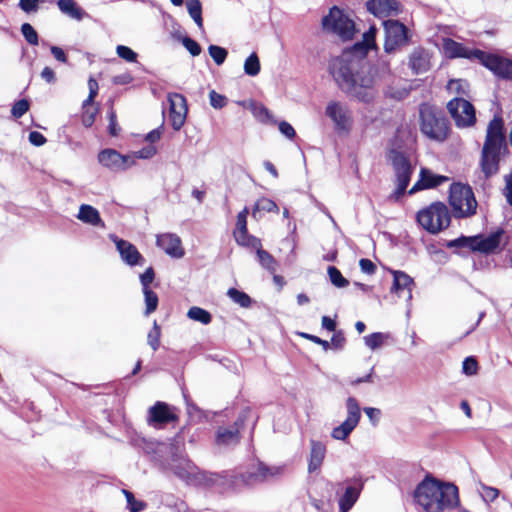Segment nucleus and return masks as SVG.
Here are the masks:
<instances>
[{
    "mask_svg": "<svg viewBox=\"0 0 512 512\" xmlns=\"http://www.w3.org/2000/svg\"><path fill=\"white\" fill-rule=\"evenodd\" d=\"M384 339V334L380 332H375L364 337L366 346H368L372 350L379 348L383 344Z\"/></svg>",
    "mask_w": 512,
    "mask_h": 512,
    "instance_id": "48",
    "label": "nucleus"
},
{
    "mask_svg": "<svg viewBox=\"0 0 512 512\" xmlns=\"http://www.w3.org/2000/svg\"><path fill=\"white\" fill-rule=\"evenodd\" d=\"M388 79H391V81L386 85V87L383 90V94L386 98L395 101H401L408 97L410 93V88H407L405 85H403L401 80L395 79L392 73L391 76L387 77L383 81H386Z\"/></svg>",
    "mask_w": 512,
    "mask_h": 512,
    "instance_id": "28",
    "label": "nucleus"
},
{
    "mask_svg": "<svg viewBox=\"0 0 512 512\" xmlns=\"http://www.w3.org/2000/svg\"><path fill=\"white\" fill-rule=\"evenodd\" d=\"M21 33H22L23 37L25 38V40L30 45H38V42H39L38 34L31 24H29V23L22 24Z\"/></svg>",
    "mask_w": 512,
    "mask_h": 512,
    "instance_id": "46",
    "label": "nucleus"
},
{
    "mask_svg": "<svg viewBox=\"0 0 512 512\" xmlns=\"http://www.w3.org/2000/svg\"><path fill=\"white\" fill-rule=\"evenodd\" d=\"M77 218L85 224H89L94 227L105 228V224L101 219L99 211L91 205H80Z\"/></svg>",
    "mask_w": 512,
    "mask_h": 512,
    "instance_id": "30",
    "label": "nucleus"
},
{
    "mask_svg": "<svg viewBox=\"0 0 512 512\" xmlns=\"http://www.w3.org/2000/svg\"><path fill=\"white\" fill-rule=\"evenodd\" d=\"M254 115L257 119L262 122L275 123L270 111L263 105H257L254 107Z\"/></svg>",
    "mask_w": 512,
    "mask_h": 512,
    "instance_id": "55",
    "label": "nucleus"
},
{
    "mask_svg": "<svg viewBox=\"0 0 512 512\" xmlns=\"http://www.w3.org/2000/svg\"><path fill=\"white\" fill-rule=\"evenodd\" d=\"M210 105L215 109H221L226 106L228 99L226 96L217 93L215 90L209 92Z\"/></svg>",
    "mask_w": 512,
    "mask_h": 512,
    "instance_id": "49",
    "label": "nucleus"
},
{
    "mask_svg": "<svg viewBox=\"0 0 512 512\" xmlns=\"http://www.w3.org/2000/svg\"><path fill=\"white\" fill-rule=\"evenodd\" d=\"M156 244L165 251L166 254L174 258L184 256V250L181 245V239L176 234L165 233L157 236Z\"/></svg>",
    "mask_w": 512,
    "mask_h": 512,
    "instance_id": "23",
    "label": "nucleus"
},
{
    "mask_svg": "<svg viewBox=\"0 0 512 512\" xmlns=\"http://www.w3.org/2000/svg\"><path fill=\"white\" fill-rule=\"evenodd\" d=\"M99 162L111 170H126L134 165L131 155H122L114 149H105L98 155Z\"/></svg>",
    "mask_w": 512,
    "mask_h": 512,
    "instance_id": "20",
    "label": "nucleus"
},
{
    "mask_svg": "<svg viewBox=\"0 0 512 512\" xmlns=\"http://www.w3.org/2000/svg\"><path fill=\"white\" fill-rule=\"evenodd\" d=\"M208 52L217 65H222L225 62L228 55V52L225 48L217 45H210L208 47Z\"/></svg>",
    "mask_w": 512,
    "mask_h": 512,
    "instance_id": "45",
    "label": "nucleus"
},
{
    "mask_svg": "<svg viewBox=\"0 0 512 512\" xmlns=\"http://www.w3.org/2000/svg\"><path fill=\"white\" fill-rule=\"evenodd\" d=\"M504 235L505 231L499 228L487 236L482 234L473 236V251L483 254L494 253L500 247Z\"/></svg>",
    "mask_w": 512,
    "mask_h": 512,
    "instance_id": "18",
    "label": "nucleus"
},
{
    "mask_svg": "<svg viewBox=\"0 0 512 512\" xmlns=\"http://www.w3.org/2000/svg\"><path fill=\"white\" fill-rule=\"evenodd\" d=\"M347 417L331 432V437L335 440H346L352 431L357 427L360 418L361 410L357 400L354 397H348L346 400Z\"/></svg>",
    "mask_w": 512,
    "mask_h": 512,
    "instance_id": "11",
    "label": "nucleus"
},
{
    "mask_svg": "<svg viewBox=\"0 0 512 512\" xmlns=\"http://www.w3.org/2000/svg\"><path fill=\"white\" fill-rule=\"evenodd\" d=\"M57 7L62 14L76 21H82L88 17L87 12L75 0H58Z\"/></svg>",
    "mask_w": 512,
    "mask_h": 512,
    "instance_id": "31",
    "label": "nucleus"
},
{
    "mask_svg": "<svg viewBox=\"0 0 512 512\" xmlns=\"http://www.w3.org/2000/svg\"><path fill=\"white\" fill-rule=\"evenodd\" d=\"M116 53L127 62H136L137 60V53L127 46L118 45L116 47Z\"/></svg>",
    "mask_w": 512,
    "mask_h": 512,
    "instance_id": "50",
    "label": "nucleus"
},
{
    "mask_svg": "<svg viewBox=\"0 0 512 512\" xmlns=\"http://www.w3.org/2000/svg\"><path fill=\"white\" fill-rule=\"evenodd\" d=\"M449 203L455 218H469L476 214L478 203L469 185L454 183L450 187Z\"/></svg>",
    "mask_w": 512,
    "mask_h": 512,
    "instance_id": "6",
    "label": "nucleus"
},
{
    "mask_svg": "<svg viewBox=\"0 0 512 512\" xmlns=\"http://www.w3.org/2000/svg\"><path fill=\"white\" fill-rule=\"evenodd\" d=\"M255 248L258 262L260 263V265L264 269L268 270L270 273H275L278 266L275 258L268 251L263 250L261 244Z\"/></svg>",
    "mask_w": 512,
    "mask_h": 512,
    "instance_id": "34",
    "label": "nucleus"
},
{
    "mask_svg": "<svg viewBox=\"0 0 512 512\" xmlns=\"http://www.w3.org/2000/svg\"><path fill=\"white\" fill-rule=\"evenodd\" d=\"M177 419L178 417L173 409L165 402L157 401L148 410L147 422L154 428H162Z\"/></svg>",
    "mask_w": 512,
    "mask_h": 512,
    "instance_id": "17",
    "label": "nucleus"
},
{
    "mask_svg": "<svg viewBox=\"0 0 512 512\" xmlns=\"http://www.w3.org/2000/svg\"><path fill=\"white\" fill-rule=\"evenodd\" d=\"M393 276L391 292L410 300L412 298V286L414 285L413 279L402 271H394Z\"/></svg>",
    "mask_w": 512,
    "mask_h": 512,
    "instance_id": "25",
    "label": "nucleus"
},
{
    "mask_svg": "<svg viewBox=\"0 0 512 512\" xmlns=\"http://www.w3.org/2000/svg\"><path fill=\"white\" fill-rule=\"evenodd\" d=\"M322 27L325 31L339 36L343 40L352 39L355 33V24L341 9L334 6L328 15L322 19Z\"/></svg>",
    "mask_w": 512,
    "mask_h": 512,
    "instance_id": "8",
    "label": "nucleus"
},
{
    "mask_svg": "<svg viewBox=\"0 0 512 512\" xmlns=\"http://www.w3.org/2000/svg\"><path fill=\"white\" fill-rule=\"evenodd\" d=\"M279 130L280 132L287 138L289 139H292L295 137L296 133H295V130L294 128L292 127V125H290L288 122L286 121H281L279 123Z\"/></svg>",
    "mask_w": 512,
    "mask_h": 512,
    "instance_id": "62",
    "label": "nucleus"
},
{
    "mask_svg": "<svg viewBox=\"0 0 512 512\" xmlns=\"http://www.w3.org/2000/svg\"><path fill=\"white\" fill-rule=\"evenodd\" d=\"M248 213L249 210L247 207L238 213L234 238L236 242L242 246L257 247L260 245V240L254 236L249 235L247 231Z\"/></svg>",
    "mask_w": 512,
    "mask_h": 512,
    "instance_id": "21",
    "label": "nucleus"
},
{
    "mask_svg": "<svg viewBox=\"0 0 512 512\" xmlns=\"http://www.w3.org/2000/svg\"><path fill=\"white\" fill-rule=\"evenodd\" d=\"M478 363L474 357H467L463 361L462 370L466 375H475L477 373Z\"/></svg>",
    "mask_w": 512,
    "mask_h": 512,
    "instance_id": "56",
    "label": "nucleus"
},
{
    "mask_svg": "<svg viewBox=\"0 0 512 512\" xmlns=\"http://www.w3.org/2000/svg\"><path fill=\"white\" fill-rule=\"evenodd\" d=\"M284 470V466H269L259 461L240 473L239 479L248 486H254L281 477Z\"/></svg>",
    "mask_w": 512,
    "mask_h": 512,
    "instance_id": "9",
    "label": "nucleus"
},
{
    "mask_svg": "<svg viewBox=\"0 0 512 512\" xmlns=\"http://www.w3.org/2000/svg\"><path fill=\"white\" fill-rule=\"evenodd\" d=\"M227 295L234 302L243 308H248L251 305V298L248 294L236 288H230Z\"/></svg>",
    "mask_w": 512,
    "mask_h": 512,
    "instance_id": "39",
    "label": "nucleus"
},
{
    "mask_svg": "<svg viewBox=\"0 0 512 512\" xmlns=\"http://www.w3.org/2000/svg\"><path fill=\"white\" fill-rule=\"evenodd\" d=\"M187 316L191 320L200 322L204 325L209 324L212 320V316L207 310L197 306L191 307L187 312Z\"/></svg>",
    "mask_w": 512,
    "mask_h": 512,
    "instance_id": "37",
    "label": "nucleus"
},
{
    "mask_svg": "<svg viewBox=\"0 0 512 512\" xmlns=\"http://www.w3.org/2000/svg\"><path fill=\"white\" fill-rule=\"evenodd\" d=\"M133 81V76L126 72L119 75H116L112 78V82L115 85H126Z\"/></svg>",
    "mask_w": 512,
    "mask_h": 512,
    "instance_id": "63",
    "label": "nucleus"
},
{
    "mask_svg": "<svg viewBox=\"0 0 512 512\" xmlns=\"http://www.w3.org/2000/svg\"><path fill=\"white\" fill-rule=\"evenodd\" d=\"M414 499L421 512H447L459 506L457 486L431 477L417 485Z\"/></svg>",
    "mask_w": 512,
    "mask_h": 512,
    "instance_id": "2",
    "label": "nucleus"
},
{
    "mask_svg": "<svg viewBox=\"0 0 512 512\" xmlns=\"http://www.w3.org/2000/svg\"><path fill=\"white\" fill-rule=\"evenodd\" d=\"M445 49L451 53L452 57H467V58H469L471 56H474L473 53L468 54L466 48L464 46H462L460 43H457L450 39L445 43Z\"/></svg>",
    "mask_w": 512,
    "mask_h": 512,
    "instance_id": "42",
    "label": "nucleus"
},
{
    "mask_svg": "<svg viewBox=\"0 0 512 512\" xmlns=\"http://www.w3.org/2000/svg\"><path fill=\"white\" fill-rule=\"evenodd\" d=\"M390 159L396 175L397 188L395 195L399 197L406 191L410 183L413 169L408 158L401 152L392 150L390 152Z\"/></svg>",
    "mask_w": 512,
    "mask_h": 512,
    "instance_id": "13",
    "label": "nucleus"
},
{
    "mask_svg": "<svg viewBox=\"0 0 512 512\" xmlns=\"http://www.w3.org/2000/svg\"><path fill=\"white\" fill-rule=\"evenodd\" d=\"M481 497L486 503L493 502L499 496V490L495 487L481 484Z\"/></svg>",
    "mask_w": 512,
    "mask_h": 512,
    "instance_id": "51",
    "label": "nucleus"
},
{
    "mask_svg": "<svg viewBox=\"0 0 512 512\" xmlns=\"http://www.w3.org/2000/svg\"><path fill=\"white\" fill-rule=\"evenodd\" d=\"M110 239L115 243L117 251L124 263L129 266H142L145 262L144 257L137 250L136 246L129 241L118 238L116 235L111 234Z\"/></svg>",
    "mask_w": 512,
    "mask_h": 512,
    "instance_id": "19",
    "label": "nucleus"
},
{
    "mask_svg": "<svg viewBox=\"0 0 512 512\" xmlns=\"http://www.w3.org/2000/svg\"><path fill=\"white\" fill-rule=\"evenodd\" d=\"M181 42H182L183 46L189 51V53L192 56L200 55L201 47L195 40H193L192 38H190L188 36H183L181 38Z\"/></svg>",
    "mask_w": 512,
    "mask_h": 512,
    "instance_id": "52",
    "label": "nucleus"
},
{
    "mask_svg": "<svg viewBox=\"0 0 512 512\" xmlns=\"http://www.w3.org/2000/svg\"><path fill=\"white\" fill-rule=\"evenodd\" d=\"M505 180V188H504V196L508 204L512 207V174H508L504 177Z\"/></svg>",
    "mask_w": 512,
    "mask_h": 512,
    "instance_id": "60",
    "label": "nucleus"
},
{
    "mask_svg": "<svg viewBox=\"0 0 512 512\" xmlns=\"http://www.w3.org/2000/svg\"><path fill=\"white\" fill-rule=\"evenodd\" d=\"M222 482V477L217 473L201 471L198 469L196 479L192 486L212 487Z\"/></svg>",
    "mask_w": 512,
    "mask_h": 512,
    "instance_id": "33",
    "label": "nucleus"
},
{
    "mask_svg": "<svg viewBox=\"0 0 512 512\" xmlns=\"http://www.w3.org/2000/svg\"><path fill=\"white\" fill-rule=\"evenodd\" d=\"M157 150L154 146L150 145L148 147H144L141 150L135 152L133 156H131L133 159L139 158V159H149L153 157L156 154ZM135 162V160H133Z\"/></svg>",
    "mask_w": 512,
    "mask_h": 512,
    "instance_id": "58",
    "label": "nucleus"
},
{
    "mask_svg": "<svg viewBox=\"0 0 512 512\" xmlns=\"http://www.w3.org/2000/svg\"><path fill=\"white\" fill-rule=\"evenodd\" d=\"M160 337H161V328L158 325L157 321L154 320L153 327L148 332V335H147V343L154 351H156L160 346Z\"/></svg>",
    "mask_w": 512,
    "mask_h": 512,
    "instance_id": "43",
    "label": "nucleus"
},
{
    "mask_svg": "<svg viewBox=\"0 0 512 512\" xmlns=\"http://www.w3.org/2000/svg\"><path fill=\"white\" fill-rule=\"evenodd\" d=\"M40 0H20L19 7L26 13L36 12Z\"/></svg>",
    "mask_w": 512,
    "mask_h": 512,
    "instance_id": "59",
    "label": "nucleus"
},
{
    "mask_svg": "<svg viewBox=\"0 0 512 512\" xmlns=\"http://www.w3.org/2000/svg\"><path fill=\"white\" fill-rule=\"evenodd\" d=\"M182 444L176 439L169 444L159 443L156 448V454L167 453L169 459H158L164 471H171L178 479L187 485H192L196 479L198 467L182 452Z\"/></svg>",
    "mask_w": 512,
    "mask_h": 512,
    "instance_id": "4",
    "label": "nucleus"
},
{
    "mask_svg": "<svg viewBox=\"0 0 512 512\" xmlns=\"http://www.w3.org/2000/svg\"><path fill=\"white\" fill-rule=\"evenodd\" d=\"M372 49L364 40L353 45L350 51L334 58L329 64V72L338 88L347 96L366 104L372 103L376 96V86L391 76L390 62L379 58L370 65L365 60Z\"/></svg>",
    "mask_w": 512,
    "mask_h": 512,
    "instance_id": "1",
    "label": "nucleus"
},
{
    "mask_svg": "<svg viewBox=\"0 0 512 512\" xmlns=\"http://www.w3.org/2000/svg\"><path fill=\"white\" fill-rule=\"evenodd\" d=\"M29 110V102L26 99H21L14 103L11 113L15 118L22 117Z\"/></svg>",
    "mask_w": 512,
    "mask_h": 512,
    "instance_id": "54",
    "label": "nucleus"
},
{
    "mask_svg": "<svg viewBox=\"0 0 512 512\" xmlns=\"http://www.w3.org/2000/svg\"><path fill=\"white\" fill-rule=\"evenodd\" d=\"M509 153L503 119L495 116L488 123L479 159V167L485 179L498 174L500 162Z\"/></svg>",
    "mask_w": 512,
    "mask_h": 512,
    "instance_id": "3",
    "label": "nucleus"
},
{
    "mask_svg": "<svg viewBox=\"0 0 512 512\" xmlns=\"http://www.w3.org/2000/svg\"><path fill=\"white\" fill-rule=\"evenodd\" d=\"M359 265L361 268V271L366 274H373L376 270L375 264L366 258H363L359 261Z\"/></svg>",
    "mask_w": 512,
    "mask_h": 512,
    "instance_id": "64",
    "label": "nucleus"
},
{
    "mask_svg": "<svg viewBox=\"0 0 512 512\" xmlns=\"http://www.w3.org/2000/svg\"><path fill=\"white\" fill-rule=\"evenodd\" d=\"M97 114V110L90 111L89 109H85L82 114V124L85 127H91L95 121V117Z\"/></svg>",
    "mask_w": 512,
    "mask_h": 512,
    "instance_id": "61",
    "label": "nucleus"
},
{
    "mask_svg": "<svg viewBox=\"0 0 512 512\" xmlns=\"http://www.w3.org/2000/svg\"><path fill=\"white\" fill-rule=\"evenodd\" d=\"M446 180L447 177L435 175L428 169L422 168L420 172V179L410 189L409 194H414L415 192L422 189L437 187Z\"/></svg>",
    "mask_w": 512,
    "mask_h": 512,
    "instance_id": "26",
    "label": "nucleus"
},
{
    "mask_svg": "<svg viewBox=\"0 0 512 512\" xmlns=\"http://www.w3.org/2000/svg\"><path fill=\"white\" fill-rule=\"evenodd\" d=\"M240 440L238 421L230 427H219L216 433L215 442L218 446H234Z\"/></svg>",
    "mask_w": 512,
    "mask_h": 512,
    "instance_id": "27",
    "label": "nucleus"
},
{
    "mask_svg": "<svg viewBox=\"0 0 512 512\" xmlns=\"http://www.w3.org/2000/svg\"><path fill=\"white\" fill-rule=\"evenodd\" d=\"M420 130L431 140L443 142L449 132L448 120L441 111H437L429 104L419 107Z\"/></svg>",
    "mask_w": 512,
    "mask_h": 512,
    "instance_id": "5",
    "label": "nucleus"
},
{
    "mask_svg": "<svg viewBox=\"0 0 512 512\" xmlns=\"http://www.w3.org/2000/svg\"><path fill=\"white\" fill-rule=\"evenodd\" d=\"M310 446L308 472L312 474L320 469L325 458L326 447L323 443L315 440H311Z\"/></svg>",
    "mask_w": 512,
    "mask_h": 512,
    "instance_id": "29",
    "label": "nucleus"
},
{
    "mask_svg": "<svg viewBox=\"0 0 512 512\" xmlns=\"http://www.w3.org/2000/svg\"><path fill=\"white\" fill-rule=\"evenodd\" d=\"M327 272L329 279L334 286L343 288L349 284L348 280L343 277L339 269H337L335 266H329Z\"/></svg>",
    "mask_w": 512,
    "mask_h": 512,
    "instance_id": "44",
    "label": "nucleus"
},
{
    "mask_svg": "<svg viewBox=\"0 0 512 512\" xmlns=\"http://www.w3.org/2000/svg\"><path fill=\"white\" fill-rule=\"evenodd\" d=\"M155 277V273L152 267H149L145 270L143 274L140 275V282L142 285V290L150 289V284L153 282Z\"/></svg>",
    "mask_w": 512,
    "mask_h": 512,
    "instance_id": "57",
    "label": "nucleus"
},
{
    "mask_svg": "<svg viewBox=\"0 0 512 512\" xmlns=\"http://www.w3.org/2000/svg\"><path fill=\"white\" fill-rule=\"evenodd\" d=\"M124 494L126 496L127 503L131 512H140L144 510L146 507L144 502L135 500L134 495L127 490H124Z\"/></svg>",
    "mask_w": 512,
    "mask_h": 512,
    "instance_id": "53",
    "label": "nucleus"
},
{
    "mask_svg": "<svg viewBox=\"0 0 512 512\" xmlns=\"http://www.w3.org/2000/svg\"><path fill=\"white\" fill-rule=\"evenodd\" d=\"M450 213L447 206L441 202L432 203L417 213L418 223L428 232L437 234L450 224Z\"/></svg>",
    "mask_w": 512,
    "mask_h": 512,
    "instance_id": "7",
    "label": "nucleus"
},
{
    "mask_svg": "<svg viewBox=\"0 0 512 512\" xmlns=\"http://www.w3.org/2000/svg\"><path fill=\"white\" fill-rule=\"evenodd\" d=\"M473 55L496 76L512 81V60L481 50H474Z\"/></svg>",
    "mask_w": 512,
    "mask_h": 512,
    "instance_id": "14",
    "label": "nucleus"
},
{
    "mask_svg": "<svg viewBox=\"0 0 512 512\" xmlns=\"http://www.w3.org/2000/svg\"><path fill=\"white\" fill-rule=\"evenodd\" d=\"M431 56L428 50L417 47L414 48L409 56V67L414 74H422L431 68Z\"/></svg>",
    "mask_w": 512,
    "mask_h": 512,
    "instance_id": "24",
    "label": "nucleus"
},
{
    "mask_svg": "<svg viewBox=\"0 0 512 512\" xmlns=\"http://www.w3.org/2000/svg\"><path fill=\"white\" fill-rule=\"evenodd\" d=\"M361 488L362 484L359 487L348 486L346 488L343 496L339 499V509L341 512H348L353 507L360 495Z\"/></svg>",
    "mask_w": 512,
    "mask_h": 512,
    "instance_id": "32",
    "label": "nucleus"
},
{
    "mask_svg": "<svg viewBox=\"0 0 512 512\" xmlns=\"http://www.w3.org/2000/svg\"><path fill=\"white\" fill-rule=\"evenodd\" d=\"M447 89L456 94V97L467 96L469 92V84L466 80L462 79H454L450 80L447 84Z\"/></svg>",
    "mask_w": 512,
    "mask_h": 512,
    "instance_id": "38",
    "label": "nucleus"
},
{
    "mask_svg": "<svg viewBox=\"0 0 512 512\" xmlns=\"http://www.w3.org/2000/svg\"><path fill=\"white\" fill-rule=\"evenodd\" d=\"M144 294V300H145V316L150 315L153 313L157 307H158V296L157 294L152 291L151 289L148 290H142Z\"/></svg>",
    "mask_w": 512,
    "mask_h": 512,
    "instance_id": "41",
    "label": "nucleus"
},
{
    "mask_svg": "<svg viewBox=\"0 0 512 512\" xmlns=\"http://www.w3.org/2000/svg\"><path fill=\"white\" fill-rule=\"evenodd\" d=\"M260 61L255 52L250 54V56L244 62V72L249 76H256L260 72Z\"/></svg>",
    "mask_w": 512,
    "mask_h": 512,
    "instance_id": "40",
    "label": "nucleus"
},
{
    "mask_svg": "<svg viewBox=\"0 0 512 512\" xmlns=\"http://www.w3.org/2000/svg\"><path fill=\"white\" fill-rule=\"evenodd\" d=\"M385 31L384 50L386 53H393L399 47L408 43V29L398 20L383 21Z\"/></svg>",
    "mask_w": 512,
    "mask_h": 512,
    "instance_id": "12",
    "label": "nucleus"
},
{
    "mask_svg": "<svg viewBox=\"0 0 512 512\" xmlns=\"http://www.w3.org/2000/svg\"><path fill=\"white\" fill-rule=\"evenodd\" d=\"M448 248H460V247H467L470 250L473 251V236H460L459 238L453 239L449 241L446 245Z\"/></svg>",
    "mask_w": 512,
    "mask_h": 512,
    "instance_id": "47",
    "label": "nucleus"
},
{
    "mask_svg": "<svg viewBox=\"0 0 512 512\" xmlns=\"http://www.w3.org/2000/svg\"><path fill=\"white\" fill-rule=\"evenodd\" d=\"M186 6L190 17L194 20L199 28H202L203 19L201 2L199 0H187Z\"/></svg>",
    "mask_w": 512,
    "mask_h": 512,
    "instance_id": "36",
    "label": "nucleus"
},
{
    "mask_svg": "<svg viewBox=\"0 0 512 512\" xmlns=\"http://www.w3.org/2000/svg\"><path fill=\"white\" fill-rule=\"evenodd\" d=\"M325 115L333 122L338 132H347L352 125V112L347 104L340 101H329L325 108Z\"/></svg>",
    "mask_w": 512,
    "mask_h": 512,
    "instance_id": "15",
    "label": "nucleus"
},
{
    "mask_svg": "<svg viewBox=\"0 0 512 512\" xmlns=\"http://www.w3.org/2000/svg\"><path fill=\"white\" fill-rule=\"evenodd\" d=\"M367 10L379 18L396 16L399 14V3L396 0H368Z\"/></svg>",
    "mask_w": 512,
    "mask_h": 512,
    "instance_id": "22",
    "label": "nucleus"
},
{
    "mask_svg": "<svg viewBox=\"0 0 512 512\" xmlns=\"http://www.w3.org/2000/svg\"><path fill=\"white\" fill-rule=\"evenodd\" d=\"M260 211L278 213L279 208L273 200L266 197H262L256 201L252 209V216L256 218L257 213Z\"/></svg>",
    "mask_w": 512,
    "mask_h": 512,
    "instance_id": "35",
    "label": "nucleus"
},
{
    "mask_svg": "<svg viewBox=\"0 0 512 512\" xmlns=\"http://www.w3.org/2000/svg\"><path fill=\"white\" fill-rule=\"evenodd\" d=\"M447 110L459 128L471 127L476 122L474 106L462 97L450 100L447 103Z\"/></svg>",
    "mask_w": 512,
    "mask_h": 512,
    "instance_id": "10",
    "label": "nucleus"
},
{
    "mask_svg": "<svg viewBox=\"0 0 512 512\" xmlns=\"http://www.w3.org/2000/svg\"><path fill=\"white\" fill-rule=\"evenodd\" d=\"M169 103V120L174 130L179 131L185 123L187 117L186 98L179 93H169L167 96Z\"/></svg>",
    "mask_w": 512,
    "mask_h": 512,
    "instance_id": "16",
    "label": "nucleus"
}]
</instances>
